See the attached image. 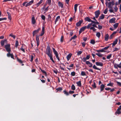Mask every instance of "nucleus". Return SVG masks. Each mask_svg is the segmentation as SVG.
Masks as SVG:
<instances>
[{
  "instance_id": "nucleus-22",
  "label": "nucleus",
  "mask_w": 121,
  "mask_h": 121,
  "mask_svg": "<svg viewBox=\"0 0 121 121\" xmlns=\"http://www.w3.org/2000/svg\"><path fill=\"white\" fill-rule=\"evenodd\" d=\"M104 86L102 84L101 85L100 88V90L101 91H103L104 89Z\"/></svg>"
},
{
  "instance_id": "nucleus-28",
  "label": "nucleus",
  "mask_w": 121,
  "mask_h": 121,
  "mask_svg": "<svg viewBox=\"0 0 121 121\" xmlns=\"http://www.w3.org/2000/svg\"><path fill=\"white\" fill-rule=\"evenodd\" d=\"M43 0H40V1L36 4L37 7H38L39 5L42 3L43 1Z\"/></svg>"
},
{
  "instance_id": "nucleus-17",
  "label": "nucleus",
  "mask_w": 121,
  "mask_h": 121,
  "mask_svg": "<svg viewBox=\"0 0 121 121\" xmlns=\"http://www.w3.org/2000/svg\"><path fill=\"white\" fill-rule=\"evenodd\" d=\"M44 27H42V31L41 32V34L40 35V36H42L44 34Z\"/></svg>"
},
{
  "instance_id": "nucleus-14",
  "label": "nucleus",
  "mask_w": 121,
  "mask_h": 121,
  "mask_svg": "<svg viewBox=\"0 0 121 121\" xmlns=\"http://www.w3.org/2000/svg\"><path fill=\"white\" fill-rule=\"evenodd\" d=\"M34 1L33 0H32L28 3H27L26 5V6L27 7L28 6H29L31 4H32L33 3Z\"/></svg>"
},
{
  "instance_id": "nucleus-1",
  "label": "nucleus",
  "mask_w": 121,
  "mask_h": 121,
  "mask_svg": "<svg viewBox=\"0 0 121 121\" xmlns=\"http://www.w3.org/2000/svg\"><path fill=\"white\" fill-rule=\"evenodd\" d=\"M45 53L50 58V59L53 62L55 63L52 58V52L49 46H48L46 50Z\"/></svg>"
},
{
  "instance_id": "nucleus-12",
  "label": "nucleus",
  "mask_w": 121,
  "mask_h": 121,
  "mask_svg": "<svg viewBox=\"0 0 121 121\" xmlns=\"http://www.w3.org/2000/svg\"><path fill=\"white\" fill-rule=\"evenodd\" d=\"M95 64L97 66H102L103 65V63L99 62H96Z\"/></svg>"
},
{
  "instance_id": "nucleus-36",
  "label": "nucleus",
  "mask_w": 121,
  "mask_h": 121,
  "mask_svg": "<svg viewBox=\"0 0 121 121\" xmlns=\"http://www.w3.org/2000/svg\"><path fill=\"white\" fill-rule=\"evenodd\" d=\"M121 113V112L119 110H118V109H117V111L115 112V113L116 114H120Z\"/></svg>"
},
{
  "instance_id": "nucleus-42",
  "label": "nucleus",
  "mask_w": 121,
  "mask_h": 121,
  "mask_svg": "<svg viewBox=\"0 0 121 121\" xmlns=\"http://www.w3.org/2000/svg\"><path fill=\"white\" fill-rule=\"evenodd\" d=\"M5 41V40H2L1 42V43L2 46H3L4 45V42Z\"/></svg>"
},
{
  "instance_id": "nucleus-35",
  "label": "nucleus",
  "mask_w": 121,
  "mask_h": 121,
  "mask_svg": "<svg viewBox=\"0 0 121 121\" xmlns=\"http://www.w3.org/2000/svg\"><path fill=\"white\" fill-rule=\"evenodd\" d=\"M96 55L99 57H102L103 56V55L102 54H101V53H96Z\"/></svg>"
},
{
  "instance_id": "nucleus-24",
  "label": "nucleus",
  "mask_w": 121,
  "mask_h": 121,
  "mask_svg": "<svg viewBox=\"0 0 121 121\" xmlns=\"http://www.w3.org/2000/svg\"><path fill=\"white\" fill-rule=\"evenodd\" d=\"M52 49L53 52L54 54H55V55H56L57 54V55L58 54L57 51L54 48H53Z\"/></svg>"
},
{
  "instance_id": "nucleus-62",
  "label": "nucleus",
  "mask_w": 121,
  "mask_h": 121,
  "mask_svg": "<svg viewBox=\"0 0 121 121\" xmlns=\"http://www.w3.org/2000/svg\"><path fill=\"white\" fill-rule=\"evenodd\" d=\"M62 90V89L60 87L56 89V90L58 91H61Z\"/></svg>"
},
{
  "instance_id": "nucleus-57",
  "label": "nucleus",
  "mask_w": 121,
  "mask_h": 121,
  "mask_svg": "<svg viewBox=\"0 0 121 121\" xmlns=\"http://www.w3.org/2000/svg\"><path fill=\"white\" fill-rule=\"evenodd\" d=\"M113 85V84L112 83H109L107 85L108 86H112Z\"/></svg>"
},
{
  "instance_id": "nucleus-9",
  "label": "nucleus",
  "mask_w": 121,
  "mask_h": 121,
  "mask_svg": "<svg viewBox=\"0 0 121 121\" xmlns=\"http://www.w3.org/2000/svg\"><path fill=\"white\" fill-rule=\"evenodd\" d=\"M116 19L115 18H113L111 19L109 21V22L111 23H114L115 22V20Z\"/></svg>"
},
{
  "instance_id": "nucleus-34",
  "label": "nucleus",
  "mask_w": 121,
  "mask_h": 121,
  "mask_svg": "<svg viewBox=\"0 0 121 121\" xmlns=\"http://www.w3.org/2000/svg\"><path fill=\"white\" fill-rule=\"evenodd\" d=\"M18 46V42L17 40H16V43L15 44V46L17 48Z\"/></svg>"
},
{
  "instance_id": "nucleus-55",
  "label": "nucleus",
  "mask_w": 121,
  "mask_h": 121,
  "mask_svg": "<svg viewBox=\"0 0 121 121\" xmlns=\"http://www.w3.org/2000/svg\"><path fill=\"white\" fill-rule=\"evenodd\" d=\"M117 83L119 86H121V83L117 81Z\"/></svg>"
},
{
  "instance_id": "nucleus-46",
  "label": "nucleus",
  "mask_w": 121,
  "mask_h": 121,
  "mask_svg": "<svg viewBox=\"0 0 121 121\" xmlns=\"http://www.w3.org/2000/svg\"><path fill=\"white\" fill-rule=\"evenodd\" d=\"M108 11V8H107L104 11V13L105 14H106Z\"/></svg>"
},
{
  "instance_id": "nucleus-31",
  "label": "nucleus",
  "mask_w": 121,
  "mask_h": 121,
  "mask_svg": "<svg viewBox=\"0 0 121 121\" xmlns=\"http://www.w3.org/2000/svg\"><path fill=\"white\" fill-rule=\"evenodd\" d=\"M91 22H92V24L94 23L96 25L98 24H99V23L98 22H97V21H96L95 22L91 20Z\"/></svg>"
},
{
  "instance_id": "nucleus-51",
  "label": "nucleus",
  "mask_w": 121,
  "mask_h": 121,
  "mask_svg": "<svg viewBox=\"0 0 121 121\" xmlns=\"http://www.w3.org/2000/svg\"><path fill=\"white\" fill-rule=\"evenodd\" d=\"M114 9L115 10V12H117V11L118 10V8L116 6L114 8Z\"/></svg>"
},
{
  "instance_id": "nucleus-64",
  "label": "nucleus",
  "mask_w": 121,
  "mask_h": 121,
  "mask_svg": "<svg viewBox=\"0 0 121 121\" xmlns=\"http://www.w3.org/2000/svg\"><path fill=\"white\" fill-rule=\"evenodd\" d=\"M88 66L90 67H91L92 66V64L90 62V63L88 65Z\"/></svg>"
},
{
  "instance_id": "nucleus-3",
  "label": "nucleus",
  "mask_w": 121,
  "mask_h": 121,
  "mask_svg": "<svg viewBox=\"0 0 121 121\" xmlns=\"http://www.w3.org/2000/svg\"><path fill=\"white\" fill-rule=\"evenodd\" d=\"M5 48L6 51L8 52L11 51L10 45L8 44L5 46Z\"/></svg>"
},
{
  "instance_id": "nucleus-52",
  "label": "nucleus",
  "mask_w": 121,
  "mask_h": 121,
  "mask_svg": "<svg viewBox=\"0 0 121 121\" xmlns=\"http://www.w3.org/2000/svg\"><path fill=\"white\" fill-rule=\"evenodd\" d=\"M87 59L86 58L84 57L82 59V61L84 62H85V61H86V60Z\"/></svg>"
},
{
  "instance_id": "nucleus-2",
  "label": "nucleus",
  "mask_w": 121,
  "mask_h": 121,
  "mask_svg": "<svg viewBox=\"0 0 121 121\" xmlns=\"http://www.w3.org/2000/svg\"><path fill=\"white\" fill-rule=\"evenodd\" d=\"M106 5L107 6L108 8L112 9L113 5L114 4V3L113 1H112L111 2L108 3L106 2Z\"/></svg>"
},
{
  "instance_id": "nucleus-23",
  "label": "nucleus",
  "mask_w": 121,
  "mask_h": 121,
  "mask_svg": "<svg viewBox=\"0 0 121 121\" xmlns=\"http://www.w3.org/2000/svg\"><path fill=\"white\" fill-rule=\"evenodd\" d=\"M52 49L53 52L54 54H55V55H56L57 54V55L58 54L57 51L54 48H53Z\"/></svg>"
},
{
  "instance_id": "nucleus-40",
  "label": "nucleus",
  "mask_w": 121,
  "mask_h": 121,
  "mask_svg": "<svg viewBox=\"0 0 121 121\" xmlns=\"http://www.w3.org/2000/svg\"><path fill=\"white\" fill-rule=\"evenodd\" d=\"M90 28L91 30H92L94 32L96 30V29L95 28H94V27H90Z\"/></svg>"
},
{
  "instance_id": "nucleus-13",
  "label": "nucleus",
  "mask_w": 121,
  "mask_h": 121,
  "mask_svg": "<svg viewBox=\"0 0 121 121\" xmlns=\"http://www.w3.org/2000/svg\"><path fill=\"white\" fill-rule=\"evenodd\" d=\"M105 40L107 41L108 40V39H109V36L108 34H106L105 36Z\"/></svg>"
},
{
  "instance_id": "nucleus-38",
  "label": "nucleus",
  "mask_w": 121,
  "mask_h": 121,
  "mask_svg": "<svg viewBox=\"0 0 121 121\" xmlns=\"http://www.w3.org/2000/svg\"><path fill=\"white\" fill-rule=\"evenodd\" d=\"M71 89L73 90H74L75 89V86L74 85H72L71 86Z\"/></svg>"
},
{
  "instance_id": "nucleus-60",
  "label": "nucleus",
  "mask_w": 121,
  "mask_h": 121,
  "mask_svg": "<svg viewBox=\"0 0 121 121\" xmlns=\"http://www.w3.org/2000/svg\"><path fill=\"white\" fill-rule=\"evenodd\" d=\"M56 56V58H57L58 60L59 61L60 60V59L58 55V54H57L56 55H55Z\"/></svg>"
},
{
  "instance_id": "nucleus-15",
  "label": "nucleus",
  "mask_w": 121,
  "mask_h": 121,
  "mask_svg": "<svg viewBox=\"0 0 121 121\" xmlns=\"http://www.w3.org/2000/svg\"><path fill=\"white\" fill-rule=\"evenodd\" d=\"M85 20L86 21L89 22H91V20L88 17H86L85 18Z\"/></svg>"
},
{
  "instance_id": "nucleus-45",
  "label": "nucleus",
  "mask_w": 121,
  "mask_h": 121,
  "mask_svg": "<svg viewBox=\"0 0 121 121\" xmlns=\"http://www.w3.org/2000/svg\"><path fill=\"white\" fill-rule=\"evenodd\" d=\"M112 55V54H111L109 55L108 56H107V58L108 59H109L111 57Z\"/></svg>"
},
{
  "instance_id": "nucleus-26",
  "label": "nucleus",
  "mask_w": 121,
  "mask_h": 121,
  "mask_svg": "<svg viewBox=\"0 0 121 121\" xmlns=\"http://www.w3.org/2000/svg\"><path fill=\"white\" fill-rule=\"evenodd\" d=\"M52 49L53 52L54 54H55V55H56L57 54V55L58 54L57 51L54 48H53Z\"/></svg>"
},
{
  "instance_id": "nucleus-20",
  "label": "nucleus",
  "mask_w": 121,
  "mask_h": 121,
  "mask_svg": "<svg viewBox=\"0 0 121 121\" xmlns=\"http://www.w3.org/2000/svg\"><path fill=\"white\" fill-rule=\"evenodd\" d=\"M104 17V15L103 14H102L100 16L99 18V19L101 20L103 19Z\"/></svg>"
},
{
  "instance_id": "nucleus-56",
  "label": "nucleus",
  "mask_w": 121,
  "mask_h": 121,
  "mask_svg": "<svg viewBox=\"0 0 121 121\" xmlns=\"http://www.w3.org/2000/svg\"><path fill=\"white\" fill-rule=\"evenodd\" d=\"M113 37L114 35L112 34L109 37V39H111Z\"/></svg>"
},
{
  "instance_id": "nucleus-4",
  "label": "nucleus",
  "mask_w": 121,
  "mask_h": 121,
  "mask_svg": "<svg viewBox=\"0 0 121 121\" xmlns=\"http://www.w3.org/2000/svg\"><path fill=\"white\" fill-rule=\"evenodd\" d=\"M92 26V27H94V28H97V26H96L95 24H92V23H91L89 24L88 25H87V29H89L90 28L91 26Z\"/></svg>"
},
{
  "instance_id": "nucleus-30",
  "label": "nucleus",
  "mask_w": 121,
  "mask_h": 121,
  "mask_svg": "<svg viewBox=\"0 0 121 121\" xmlns=\"http://www.w3.org/2000/svg\"><path fill=\"white\" fill-rule=\"evenodd\" d=\"M77 86H81V81H80L77 82L76 83Z\"/></svg>"
},
{
  "instance_id": "nucleus-39",
  "label": "nucleus",
  "mask_w": 121,
  "mask_h": 121,
  "mask_svg": "<svg viewBox=\"0 0 121 121\" xmlns=\"http://www.w3.org/2000/svg\"><path fill=\"white\" fill-rule=\"evenodd\" d=\"M63 92L64 94H65L67 95H69V93L65 90L64 91H63Z\"/></svg>"
},
{
  "instance_id": "nucleus-37",
  "label": "nucleus",
  "mask_w": 121,
  "mask_h": 121,
  "mask_svg": "<svg viewBox=\"0 0 121 121\" xmlns=\"http://www.w3.org/2000/svg\"><path fill=\"white\" fill-rule=\"evenodd\" d=\"M81 75L82 76H85L86 75L85 72L84 71H82L81 73Z\"/></svg>"
},
{
  "instance_id": "nucleus-10",
  "label": "nucleus",
  "mask_w": 121,
  "mask_h": 121,
  "mask_svg": "<svg viewBox=\"0 0 121 121\" xmlns=\"http://www.w3.org/2000/svg\"><path fill=\"white\" fill-rule=\"evenodd\" d=\"M72 54L71 53H69L66 56V58L68 61L71 58Z\"/></svg>"
},
{
  "instance_id": "nucleus-11",
  "label": "nucleus",
  "mask_w": 121,
  "mask_h": 121,
  "mask_svg": "<svg viewBox=\"0 0 121 121\" xmlns=\"http://www.w3.org/2000/svg\"><path fill=\"white\" fill-rule=\"evenodd\" d=\"M83 22V21L82 20H80L78 22L76 23V26H80Z\"/></svg>"
},
{
  "instance_id": "nucleus-32",
  "label": "nucleus",
  "mask_w": 121,
  "mask_h": 121,
  "mask_svg": "<svg viewBox=\"0 0 121 121\" xmlns=\"http://www.w3.org/2000/svg\"><path fill=\"white\" fill-rule=\"evenodd\" d=\"M93 68L95 69H96L99 70H100V69L97 68V67H96V66L95 65H94L93 66Z\"/></svg>"
},
{
  "instance_id": "nucleus-61",
  "label": "nucleus",
  "mask_w": 121,
  "mask_h": 121,
  "mask_svg": "<svg viewBox=\"0 0 121 121\" xmlns=\"http://www.w3.org/2000/svg\"><path fill=\"white\" fill-rule=\"evenodd\" d=\"M98 28L99 30H101L102 28V26L99 25L98 26Z\"/></svg>"
},
{
  "instance_id": "nucleus-63",
  "label": "nucleus",
  "mask_w": 121,
  "mask_h": 121,
  "mask_svg": "<svg viewBox=\"0 0 121 121\" xmlns=\"http://www.w3.org/2000/svg\"><path fill=\"white\" fill-rule=\"evenodd\" d=\"M82 53V52L81 51H79L77 53V54L78 55H80Z\"/></svg>"
},
{
  "instance_id": "nucleus-19",
  "label": "nucleus",
  "mask_w": 121,
  "mask_h": 121,
  "mask_svg": "<svg viewBox=\"0 0 121 121\" xmlns=\"http://www.w3.org/2000/svg\"><path fill=\"white\" fill-rule=\"evenodd\" d=\"M119 24V23H115L113 25V26L114 28L115 29H116L117 28V27L118 26V25Z\"/></svg>"
},
{
  "instance_id": "nucleus-7",
  "label": "nucleus",
  "mask_w": 121,
  "mask_h": 121,
  "mask_svg": "<svg viewBox=\"0 0 121 121\" xmlns=\"http://www.w3.org/2000/svg\"><path fill=\"white\" fill-rule=\"evenodd\" d=\"M87 28V26H85L82 27L80 29L79 31V34H80L82 32L84 31Z\"/></svg>"
},
{
  "instance_id": "nucleus-58",
  "label": "nucleus",
  "mask_w": 121,
  "mask_h": 121,
  "mask_svg": "<svg viewBox=\"0 0 121 121\" xmlns=\"http://www.w3.org/2000/svg\"><path fill=\"white\" fill-rule=\"evenodd\" d=\"M8 53L7 54V56L8 57H9L10 56L11 54L10 53V52H8Z\"/></svg>"
},
{
  "instance_id": "nucleus-49",
  "label": "nucleus",
  "mask_w": 121,
  "mask_h": 121,
  "mask_svg": "<svg viewBox=\"0 0 121 121\" xmlns=\"http://www.w3.org/2000/svg\"><path fill=\"white\" fill-rule=\"evenodd\" d=\"M90 43L91 44H93L95 43V42L94 40H91Z\"/></svg>"
},
{
  "instance_id": "nucleus-29",
  "label": "nucleus",
  "mask_w": 121,
  "mask_h": 121,
  "mask_svg": "<svg viewBox=\"0 0 121 121\" xmlns=\"http://www.w3.org/2000/svg\"><path fill=\"white\" fill-rule=\"evenodd\" d=\"M58 3L59 6L62 8L63 7V4H62L60 1L58 2Z\"/></svg>"
},
{
  "instance_id": "nucleus-5",
  "label": "nucleus",
  "mask_w": 121,
  "mask_h": 121,
  "mask_svg": "<svg viewBox=\"0 0 121 121\" xmlns=\"http://www.w3.org/2000/svg\"><path fill=\"white\" fill-rule=\"evenodd\" d=\"M100 14V11L99 10H98L95 12V17L96 18H97Z\"/></svg>"
},
{
  "instance_id": "nucleus-16",
  "label": "nucleus",
  "mask_w": 121,
  "mask_h": 121,
  "mask_svg": "<svg viewBox=\"0 0 121 121\" xmlns=\"http://www.w3.org/2000/svg\"><path fill=\"white\" fill-rule=\"evenodd\" d=\"M118 42V39H116L113 42V43H112V46H114L117 44Z\"/></svg>"
},
{
  "instance_id": "nucleus-44",
  "label": "nucleus",
  "mask_w": 121,
  "mask_h": 121,
  "mask_svg": "<svg viewBox=\"0 0 121 121\" xmlns=\"http://www.w3.org/2000/svg\"><path fill=\"white\" fill-rule=\"evenodd\" d=\"M30 61L31 62H32L33 60V59L34 58V56H30Z\"/></svg>"
},
{
  "instance_id": "nucleus-43",
  "label": "nucleus",
  "mask_w": 121,
  "mask_h": 121,
  "mask_svg": "<svg viewBox=\"0 0 121 121\" xmlns=\"http://www.w3.org/2000/svg\"><path fill=\"white\" fill-rule=\"evenodd\" d=\"M40 69L41 70V71H42V72L43 73H44L45 74V75H47V73H46V72L44 71V70H42V69H41V68H40Z\"/></svg>"
},
{
  "instance_id": "nucleus-41",
  "label": "nucleus",
  "mask_w": 121,
  "mask_h": 121,
  "mask_svg": "<svg viewBox=\"0 0 121 121\" xmlns=\"http://www.w3.org/2000/svg\"><path fill=\"white\" fill-rule=\"evenodd\" d=\"M7 13L8 15V18L10 20H11V17L10 15V13H9V12H7Z\"/></svg>"
},
{
  "instance_id": "nucleus-33",
  "label": "nucleus",
  "mask_w": 121,
  "mask_h": 121,
  "mask_svg": "<svg viewBox=\"0 0 121 121\" xmlns=\"http://www.w3.org/2000/svg\"><path fill=\"white\" fill-rule=\"evenodd\" d=\"M96 35L99 38L100 36V33L99 32H98L96 33Z\"/></svg>"
},
{
  "instance_id": "nucleus-21",
  "label": "nucleus",
  "mask_w": 121,
  "mask_h": 121,
  "mask_svg": "<svg viewBox=\"0 0 121 121\" xmlns=\"http://www.w3.org/2000/svg\"><path fill=\"white\" fill-rule=\"evenodd\" d=\"M32 23L34 24H35V21L34 17H33L32 18Z\"/></svg>"
},
{
  "instance_id": "nucleus-50",
  "label": "nucleus",
  "mask_w": 121,
  "mask_h": 121,
  "mask_svg": "<svg viewBox=\"0 0 121 121\" xmlns=\"http://www.w3.org/2000/svg\"><path fill=\"white\" fill-rule=\"evenodd\" d=\"M92 86L94 88H95L96 87V86L95 83V82H94L93 84L92 85Z\"/></svg>"
},
{
  "instance_id": "nucleus-25",
  "label": "nucleus",
  "mask_w": 121,
  "mask_h": 121,
  "mask_svg": "<svg viewBox=\"0 0 121 121\" xmlns=\"http://www.w3.org/2000/svg\"><path fill=\"white\" fill-rule=\"evenodd\" d=\"M52 49L53 52L54 54H55V55H56L57 54V55L58 54L57 51L54 48H53Z\"/></svg>"
},
{
  "instance_id": "nucleus-53",
  "label": "nucleus",
  "mask_w": 121,
  "mask_h": 121,
  "mask_svg": "<svg viewBox=\"0 0 121 121\" xmlns=\"http://www.w3.org/2000/svg\"><path fill=\"white\" fill-rule=\"evenodd\" d=\"M41 18L43 20H45V17L43 15H42L41 16Z\"/></svg>"
},
{
  "instance_id": "nucleus-27",
  "label": "nucleus",
  "mask_w": 121,
  "mask_h": 121,
  "mask_svg": "<svg viewBox=\"0 0 121 121\" xmlns=\"http://www.w3.org/2000/svg\"><path fill=\"white\" fill-rule=\"evenodd\" d=\"M60 17L59 16H58L56 18V19L55 21V24H56V22L58 21L60 19Z\"/></svg>"
},
{
  "instance_id": "nucleus-47",
  "label": "nucleus",
  "mask_w": 121,
  "mask_h": 121,
  "mask_svg": "<svg viewBox=\"0 0 121 121\" xmlns=\"http://www.w3.org/2000/svg\"><path fill=\"white\" fill-rule=\"evenodd\" d=\"M71 74L72 76H74L75 75V73L74 71L72 72L71 73Z\"/></svg>"
},
{
  "instance_id": "nucleus-48",
  "label": "nucleus",
  "mask_w": 121,
  "mask_h": 121,
  "mask_svg": "<svg viewBox=\"0 0 121 121\" xmlns=\"http://www.w3.org/2000/svg\"><path fill=\"white\" fill-rule=\"evenodd\" d=\"M9 36L12 37L14 39L16 38V36L12 34H10L9 35Z\"/></svg>"
},
{
  "instance_id": "nucleus-6",
  "label": "nucleus",
  "mask_w": 121,
  "mask_h": 121,
  "mask_svg": "<svg viewBox=\"0 0 121 121\" xmlns=\"http://www.w3.org/2000/svg\"><path fill=\"white\" fill-rule=\"evenodd\" d=\"M40 30V28H39L37 30L34 31L33 32V36H34L37 33H38Z\"/></svg>"
},
{
  "instance_id": "nucleus-59",
  "label": "nucleus",
  "mask_w": 121,
  "mask_h": 121,
  "mask_svg": "<svg viewBox=\"0 0 121 121\" xmlns=\"http://www.w3.org/2000/svg\"><path fill=\"white\" fill-rule=\"evenodd\" d=\"M117 66H118V68H121V62L119 64H118Z\"/></svg>"
},
{
  "instance_id": "nucleus-54",
  "label": "nucleus",
  "mask_w": 121,
  "mask_h": 121,
  "mask_svg": "<svg viewBox=\"0 0 121 121\" xmlns=\"http://www.w3.org/2000/svg\"><path fill=\"white\" fill-rule=\"evenodd\" d=\"M63 36H61L60 40V42H63Z\"/></svg>"
},
{
  "instance_id": "nucleus-18",
  "label": "nucleus",
  "mask_w": 121,
  "mask_h": 121,
  "mask_svg": "<svg viewBox=\"0 0 121 121\" xmlns=\"http://www.w3.org/2000/svg\"><path fill=\"white\" fill-rule=\"evenodd\" d=\"M78 4H75L74 5V9L75 11V13L77 11V7Z\"/></svg>"
},
{
  "instance_id": "nucleus-8",
  "label": "nucleus",
  "mask_w": 121,
  "mask_h": 121,
  "mask_svg": "<svg viewBox=\"0 0 121 121\" xmlns=\"http://www.w3.org/2000/svg\"><path fill=\"white\" fill-rule=\"evenodd\" d=\"M36 40L37 41V47H38L39 44V36L37 35H36Z\"/></svg>"
}]
</instances>
